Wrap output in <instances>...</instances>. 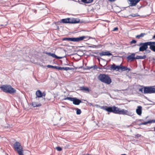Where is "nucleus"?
Instances as JSON below:
<instances>
[{
	"label": "nucleus",
	"mask_w": 155,
	"mask_h": 155,
	"mask_svg": "<svg viewBox=\"0 0 155 155\" xmlns=\"http://www.w3.org/2000/svg\"><path fill=\"white\" fill-rule=\"evenodd\" d=\"M140 46L139 51H143L148 48V46H150V49L152 51L155 52V41H149L145 43H140L139 44L137 45Z\"/></svg>",
	"instance_id": "1"
},
{
	"label": "nucleus",
	"mask_w": 155,
	"mask_h": 155,
	"mask_svg": "<svg viewBox=\"0 0 155 155\" xmlns=\"http://www.w3.org/2000/svg\"><path fill=\"white\" fill-rule=\"evenodd\" d=\"M0 88L2 91L7 93L12 94L16 92V90L10 85H3L0 87Z\"/></svg>",
	"instance_id": "2"
},
{
	"label": "nucleus",
	"mask_w": 155,
	"mask_h": 155,
	"mask_svg": "<svg viewBox=\"0 0 155 155\" xmlns=\"http://www.w3.org/2000/svg\"><path fill=\"white\" fill-rule=\"evenodd\" d=\"M98 79L102 82L107 84H110L111 82L110 78L107 74H101L98 76Z\"/></svg>",
	"instance_id": "3"
},
{
	"label": "nucleus",
	"mask_w": 155,
	"mask_h": 155,
	"mask_svg": "<svg viewBox=\"0 0 155 155\" xmlns=\"http://www.w3.org/2000/svg\"><path fill=\"white\" fill-rule=\"evenodd\" d=\"M13 148L19 155H24L23 148L20 143L15 142L13 145Z\"/></svg>",
	"instance_id": "4"
},
{
	"label": "nucleus",
	"mask_w": 155,
	"mask_h": 155,
	"mask_svg": "<svg viewBox=\"0 0 155 155\" xmlns=\"http://www.w3.org/2000/svg\"><path fill=\"white\" fill-rule=\"evenodd\" d=\"M80 20L78 18H67L61 20V22L64 23L75 24L79 22Z\"/></svg>",
	"instance_id": "5"
},
{
	"label": "nucleus",
	"mask_w": 155,
	"mask_h": 155,
	"mask_svg": "<svg viewBox=\"0 0 155 155\" xmlns=\"http://www.w3.org/2000/svg\"><path fill=\"white\" fill-rule=\"evenodd\" d=\"M154 86L144 87L143 93L144 94H152L155 93V88Z\"/></svg>",
	"instance_id": "6"
},
{
	"label": "nucleus",
	"mask_w": 155,
	"mask_h": 155,
	"mask_svg": "<svg viewBox=\"0 0 155 155\" xmlns=\"http://www.w3.org/2000/svg\"><path fill=\"white\" fill-rule=\"evenodd\" d=\"M89 39L88 37L87 36H82L77 38H71V41L74 42H79L80 41L85 40L86 41Z\"/></svg>",
	"instance_id": "7"
},
{
	"label": "nucleus",
	"mask_w": 155,
	"mask_h": 155,
	"mask_svg": "<svg viewBox=\"0 0 155 155\" xmlns=\"http://www.w3.org/2000/svg\"><path fill=\"white\" fill-rule=\"evenodd\" d=\"M117 109L116 110L115 114L129 115V113L127 110H125L124 109L120 110V109L118 108L117 107Z\"/></svg>",
	"instance_id": "8"
},
{
	"label": "nucleus",
	"mask_w": 155,
	"mask_h": 155,
	"mask_svg": "<svg viewBox=\"0 0 155 155\" xmlns=\"http://www.w3.org/2000/svg\"><path fill=\"white\" fill-rule=\"evenodd\" d=\"M116 109H117V107L115 106H113V107H107L105 110L109 112H113L114 114H116Z\"/></svg>",
	"instance_id": "9"
},
{
	"label": "nucleus",
	"mask_w": 155,
	"mask_h": 155,
	"mask_svg": "<svg viewBox=\"0 0 155 155\" xmlns=\"http://www.w3.org/2000/svg\"><path fill=\"white\" fill-rule=\"evenodd\" d=\"M135 54L133 53L131 54V55L128 56L127 59L128 61H132L135 59Z\"/></svg>",
	"instance_id": "10"
},
{
	"label": "nucleus",
	"mask_w": 155,
	"mask_h": 155,
	"mask_svg": "<svg viewBox=\"0 0 155 155\" xmlns=\"http://www.w3.org/2000/svg\"><path fill=\"white\" fill-rule=\"evenodd\" d=\"M140 0H129L130 2L129 3V6H135Z\"/></svg>",
	"instance_id": "11"
},
{
	"label": "nucleus",
	"mask_w": 155,
	"mask_h": 155,
	"mask_svg": "<svg viewBox=\"0 0 155 155\" xmlns=\"http://www.w3.org/2000/svg\"><path fill=\"white\" fill-rule=\"evenodd\" d=\"M72 101H73L74 104L76 105H78L82 102L81 100L77 99L76 97H73Z\"/></svg>",
	"instance_id": "12"
},
{
	"label": "nucleus",
	"mask_w": 155,
	"mask_h": 155,
	"mask_svg": "<svg viewBox=\"0 0 155 155\" xmlns=\"http://www.w3.org/2000/svg\"><path fill=\"white\" fill-rule=\"evenodd\" d=\"M142 107L141 106H138L137 107L136 109V113L139 115H140L142 114Z\"/></svg>",
	"instance_id": "13"
},
{
	"label": "nucleus",
	"mask_w": 155,
	"mask_h": 155,
	"mask_svg": "<svg viewBox=\"0 0 155 155\" xmlns=\"http://www.w3.org/2000/svg\"><path fill=\"white\" fill-rule=\"evenodd\" d=\"M101 56H110L112 55V54L109 52H103L100 53L99 54Z\"/></svg>",
	"instance_id": "14"
},
{
	"label": "nucleus",
	"mask_w": 155,
	"mask_h": 155,
	"mask_svg": "<svg viewBox=\"0 0 155 155\" xmlns=\"http://www.w3.org/2000/svg\"><path fill=\"white\" fill-rule=\"evenodd\" d=\"M80 90L86 92H89L90 91L88 87H80Z\"/></svg>",
	"instance_id": "15"
},
{
	"label": "nucleus",
	"mask_w": 155,
	"mask_h": 155,
	"mask_svg": "<svg viewBox=\"0 0 155 155\" xmlns=\"http://www.w3.org/2000/svg\"><path fill=\"white\" fill-rule=\"evenodd\" d=\"M36 94L37 97H42V93L40 90H38L36 92Z\"/></svg>",
	"instance_id": "16"
},
{
	"label": "nucleus",
	"mask_w": 155,
	"mask_h": 155,
	"mask_svg": "<svg viewBox=\"0 0 155 155\" xmlns=\"http://www.w3.org/2000/svg\"><path fill=\"white\" fill-rule=\"evenodd\" d=\"M122 71H124L128 70V71H130V69L125 66H121V69Z\"/></svg>",
	"instance_id": "17"
},
{
	"label": "nucleus",
	"mask_w": 155,
	"mask_h": 155,
	"mask_svg": "<svg viewBox=\"0 0 155 155\" xmlns=\"http://www.w3.org/2000/svg\"><path fill=\"white\" fill-rule=\"evenodd\" d=\"M146 58V55H144L143 56L137 55L135 57V59H144Z\"/></svg>",
	"instance_id": "18"
},
{
	"label": "nucleus",
	"mask_w": 155,
	"mask_h": 155,
	"mask_svg": "<svg viewBox=\"0 0 155 155\" xmlns=\"http://www.w3.org/2000/svg\"><path fill=\"white\" fill-rule=\"evenodd\" d=\"M59 69L58 70H64L65 71H68V70H71V69L69 68V67H59Z\"/></svg>",
	"instance_id": "19"
},
{
	"label": "nucleus",
	"mask_w": 155,
	"mask_h": 155,
	"mask_svg": "<svg viewBox=\"0 0 155 155\" xmlns=\"http://www.w3.org/2000/svg\"><path fill=\"white\" fill-rule=\"evenodd\" d=\"M146 34L145 33H142L139 35H137L136 36V38L138 39H140V38L143 37L144 35H146Z\"/></svg>",
	"instance_id": "20"
},
{
	"label": "nucleus",
	"mask_w": 155,
	"mask_h": 155,
	"mask_svg": "<svg viewBox=\"0 0 155 155\" xmlns=\"http://www.w3.org/2000/svg\"><path fill=\"white\" fill-rule=\"evenodd\" d=\"M32 106L34 107H38L41 106V104H38L36 102H33L32 104Z\"/></svg>",
	"instance_id": "21"
},
{
	"label": "nucleus",
	"mask_w": 155,
	"mask_h": 155,
	"mask_svg": "<svg viewBox=\"0 0 155 155\" xmlns=\"http://www.w3.org/2000/svg\"><path fill=\"white\" fill-rule=\"evenodd\" d=\"M47 67L48 68H53L56 69L58 70L59 69V66H53L51 65H48Z\"/></svg>",
	"instance_id": "22"
},
{
	"label": "nucleus",
	"mask_w": 155,
	"mask_h": 155,
	"mask_svg": "<svg viewBox=\"0 0 155 155\" xmlns=\"http://www.w3.org/2000/svg\"><path fill=\"white\" fill-rule=\"evenodd\" d=\"M91 68L97 69V66L96 65L94 66H92L91 67H87V69L88 70H90Z\"/></svg>",
	"instance_id": "23"
},
{
	"label": "nucleus",
	"mask_w": 155,
	"mask_h": 155,
	"mask_svg": "<svg viewBox=\"0 0 155 155\" xmlns=\"http://www.w3.org/2000/svg\"><path fill=\"white\" fill-rule=\"evenodd\" d=\"M44 53L45 54H46L48 55L49 56H51L53 58H54V53H51L50 52H48L47 51H44Z\"/></svg>",
	"instance_id": "24"
},
{
	"label": "nucleus",
	"mask_w": 155,
	"mask_h": 155,
	"mask_svg": "<svg viewBox=\"0 0 155 155\" xmlns=\"http://www.w3.org/2000/svg\"><path fill=\"white\" fill-rule=\"evenodd\" d=\"M117 66L115 64H113L111 65L110 68L111 70H116V67Z\"/></svg>",
	"instance_id": "25"
},
{
	"label": "nucleus",
	"mask_w": 155,
	"mask_h": 155,
	"mask_svg": "<svg viewBox=\"0 0 155 155\" xmlns=\"http://www.w3.org/2000/svg\"><path fill=\"white\" fill-rule=\"evenodd\" d=\"M76 114H77L79 115L81 114V111L80 109L78 108H76Z\"/></svg>",
	"instance_id": "26"
},
{
	"label": "nucleus",
	"mask_w": 155,
	"mask_h": 155,
	"mask_svg": "<svg viewBox=\"0 0 155 155\" xmlns=\"http://www.w3.org/2000/svg\"><path fill=\"white\" fill-rule=\"evenodd\" d=\"M129 16H131L133 17H138L140 15L137 13L136 14H132L129 15Z\"/></svg>",
	"instance_id": "27"
},
{
	"label": "nucleus",
	"mask_w": 155,
	"mask_h": 155,
	"mask_svg": "<svg viewBox=\"0 0 155 155\" xmlns=\"http://www.w3.org/2000/svg\"><path fill=\"white\" fill-rule=\"evenodd\" d=\"M73 98V97H67L66 98H64V100H68L72 101Z\"/></svg>",
	"instance_id": "28"
},
{
	"label": "nucleus",
	"mask_w": 155,
	"mask_h": 155,
	"mask_svg": "<svg viewBox=\"0 0 155 155\" xmlns=\"http://www.w3.org/2000/svg\"><path fill=\"white\" fill-rule=\"evenodd\" d=\"M63 40H66V41H71V38H64Z\"/></svg>",
	"instance_id": "29"
},
{
	"label": "nucleus",
	"mask_w": 155,
	"mask_h": 155,
	"mask_svg": "<svg viewBox=\"0 0 155 155\" xmlns=\"http://www.w3.org/2000/svg\"><path fill=\"white\" fill-rule=\"evenodd\" d=\"M145 52L144 54H148L151 52V51L150 50L147 49L146 50H145Z\"/></svg>",
	"instance_id": "30"
},
{
	"label": "nucleus",
	"mask_w": 155,
	"mask_h": 155,
	"mask_svg": "<svg viewBox=\"0 0 155 155\" xmlns=\"http://www.w3.org/2000/svg\"><path fill=\"white\" fill-rule=\"evenodd\" d=\"M54 58H56L57 59H62V58H63V57L58 56H57L55 54H54Z\"/></svg>",
	"instance_id": "31"
},
{
	"label": "nucleus",
	"mask_w": 155,
	"mask_h": 155,
	"mask_svg": "<svg viewBox=\"0 0 155 155\" xmlns=\"http://www.w3.org/2000/svg\"><path fill=\"white\" fill-rule=\"evenodd\" d=\"M55 149L58 151H61L62 150V148L59 147H56Z\"/></svg>",
	"instance_id": "32"
},
{
	"label": "nucleus",
	"mask_w": 155,
	"mask_h": 155,
	"mask_svg": "<svg viewBox=\"0 0 155 155\" xmlns=\"http://www.w3.org/2000/svg\"><path fill=\"white\" fill-rule=\"evenodd\" d=\"M136 42H137V41L136 40H133L130 41V43L131 44H132L133 43L135 44L136 43Z\"/></svg>",
	"instance_id": "33"
},
{
	"label": "nucleus",
	"mask_w": 155,
	"mask_h": 155,
	"mask_svg": "<svg viewBox=\"0 0 155 155\" xmlns=\"http://www.w3.org/2000/svg\"><path fill=\"white\" fill-rule=\"evenodd\" d=\"M116 70L117 71H119L120 69H121V66H117Z\"/></svg>",
	"instance_id": "34"
},
{
	"label": "nucleus",
	"mask_w": 155,
	"mask_h": 155,
	"mask_svg": "<svg viewBox=\"0 0 155 155\" xmlns=\"http://www.w3.org/2000/svg\"><path fill=\"white\" fill-rule=\"evenodd\" d=\"M150 122L149 121H149H147V122H145L142 123V124H143V125H146L147 124L150 123Z\"/></svg>",
	"instance_id": "35"
},
{
	"label": "nucleus",
	"mask_w": 155,
	"mask_h": 155,
	"mask_svg": "<svg viewBox=\"0 0 155 155\" xmlns=\"http://www.w3.org/2000/svg\"><path fill=\"white\" fill-rule=\"evenodd\" d=\"M135 137L138 138V137H140L141 136V135L138 134H136L135 135Z\"/></svg>",
	"instance_id": "36"
},
{
	"label": "nucleus",
	"mask_w": 155,
	"mask_h": 155,
	"mask_svg": "<svg viewBox=\"0 0 155 155\" xmlns=\"http://www.w3.org/2000/svg\"><path fill=\"white\" fill-rule=\"evenodd\" d=\"M107 106H102L101 107V109H103V110H105V109L107 108Z\"/></svg>",
	"instance_id": "37"
},
{
	"label": "nucleus",
	"mask_w": 155,
	"mask_h": 155,
	"mask_svg": "<svg viewBox=\"0 0 155 155\" xmlns=\"http://www.w3.org/2000/svg\"><path fill=\"white\" fill-rule=\"evenodd\" d=\"M93 0H87V3H90L93 2Z\"/></svg>",
	"instance_id": "38"
},
{
	"label": "nucleus",
	"mask_w": 155,
	"mask_h": 155,
	"mask_svg": "<svg viewBox=\"0 0 155 155\" xmlns=\"http://www.w3.org/2000/svg\"><path fill=\"white\" fill-rule=\"evenodd\" d=\"M81 2L85 3H87V0H81Z\"/></svg>",
	"instance_id": "39"
},
{
	"label": "nucleus",
	"mask_w": 155,
	"mask_h": 155,
	"mask_svg": "<svg viewBox=\"0 0 155 155\" xmlns=\"http://www.w3.org/2000/svg\"><path fill=\"white\" fill-rule=\"evenodd\" d=\"M143 88H140L139 89V91L141 92L142 93H143Z\"/></svg>",
	"instance_id": "40"
},
{
	"label": "nucleus",
	"mask_w": 155,
	"mask_h": 155,
	"mask_svg": "<svg viewBox=\"0 0 155 155\" xmlns=\"http://www.w3.org/2000/svg\"><path fill=\"white\" fill-rule=\"evenodd\" d=\"M149 121L150 122V123H155V120H149Z\"/></svg>",
	"instance_id": "41"
},
{
	"label": "nucleus",
	"mask_w": 155,
	"mask_h": 155,
	"mask_svg": "<svg viewBox=\"0 0 155 155\" xmlns=\"http://www.w3.org/2000/svg\"><path fill=\"white\" fill-rule=\"evenodd\" d=\"M118 30V28L117 27H115L113 29V31H117Z\"/></svg>",
	"instance_id": "42"
},
{
	"label": "nucleus",
	"mask_w": 155,
	"mask_h": 155,
	"mask_svg": "<svg viewBox=\"0 0 155 155\" xmlns=\"http://www.w3.org/2000/svg\"><path fill=\"white\" fill-rule=\"evenodd\" d=\"M42 96L45 97L46 95V93L45 92H43V93H42Z\"/></svg>",
	"instance_id": "43"
},
{
	"label": "nucleus",
	"mask_w": 155,
	"mask_h": 155,
	"mask_svg": "<svg viewBox=\"0 0 155 155\" xmlns=\"http://www.w3.org/2000/svg\"><path fill=\"white\" fill-rule=\"evenodd\" d=\"M108 1L110 2H114L115 0H108Z\"/></svg>",
	"instance_id": "44"
},
{
	"label": "nucleus",
	"mask_w": 155,
	"mask_h": 155,
	"mask_svg": "<svg viewBox=\"0 0 155 155\" xmlns=\"http://www.w3.org/2000/svg\"><path fill=\"white\" fill-rule=\"evenodd\" d=\"M152 38L153 39H155V35L153 36Z\"/></svg>",
	"instance_id": "45"
},
{
	"label": "nucleus",
	"mask_w": 155,
	"mask_h": 155,
	"mask_svg": "<svg viewBox=\"0 0 155 155\" xmlns=\"http://www.w3.org/2000/svg\"><path fill=\"white\" fill-rule=\"evenodd\" d=\"M143 120V119H140L139 120V121H141L142 120Z\"/></svg>",
	"instance_id": "46"
},
{
	"label": "nucleus",
	"mask_w": 155,
	"mask_h": 155,
	"mask_svg": "<svg viewBox=\"0 0 155 155\" xmlns=\"http://www.w3.org/2000/svg\"><path fill=\"white\" fill-rule=\"evenodd\" d=\"M139 125H143V124H142V123H141L140 124H139Z\"/></svg>",
	"instance_id": "47"
},
{
	"label": "nucleus",
	"mask_w": 155,
	"mask_h": 155,
	"mask_svg": "<svg viewBox=\"0 0 155 155\" xmlns=\"http://www.w3.org/2000/svg\"><path fill=\"white\" fill-rule=\"evenodd\" d=\"M103 68H104V69H106V68H105V66H103Z\"/></svg>",
	"instance_id": "48"
},
{
	"label": "nucleus",
	"mask_w": 155,
	"mask_h": 155,
	"mask_svg": "<svg viewBox=\"0 0 155 155\" xmlns=\"http://www.w3.org/2000/svg\"><path fill=\"white\" fill-rule=\"evenodd\" d=\"M142 7V6L140 7L139 8H138V9H139L140 8Z\"/></svg>",
	"instance_id": "49"
},
{
	"label": "nucleus",
	"mask_w": 155,
	"mask_h": 155,
	"mask_svg": "<svg viewBox=\"0 0 155 155\" xmlns=\"http://www.w3.org/2000/svg\"><path fill=\"white\" fill-rule=\"evenodd\" d=\"M121 155H126V154H121Z\"/></svg>",
	"instance_id": "50"
},
{
	"label": "nucleus",
	"mask_w": 155,
	"mask_h": 155,
	"mask_svg": "<svg viewBox=\"0 0 155 155\" xmlns=\"http://www.w3.org/2000/svg\"><path fill=\"white\" fill-rule=\"evenodd\" d=\"M87 155H91V154H87Z\"/></svg>",
	"instance_id": "51"
},
{
	"label": "nucleus",
	"mask_w": 155,
	"mask_h": 155,
	"mask_svg": "<svg viewBox=\"0 0 155 155\" xmlns=\"http://www.w3.org/2000/svg\"><path fill=\"white\" fill-rule=\"evenodd\" d=\"M154 131H155V127L154 128Z\"/></svg>",
	"instance_id": "52"
},
{
	"label": "nucleus",
	"mask_w": 155,
	"mask_h": 155,
	"mask_svg": "<svg viewBox=\"0 0 155 155\" xmlns=\"http://www.w3.org/2000/svg\"><path fill=\"white\" fill-rule=\"evenodd\" d=\"M98 60H99V61H100V60H99V59L98 58Z\"/></svg>",
	"instance_id": "53"
},
{
	"label": "nucleus",
	"mask_w": 155,
	"mask_h": 155,
	"mask_svg": "<svg viewBox=\"0 0 155 155\" xmlns=\"http://www.w3.org/2000/svg\"><path fill=\"white\" fill-rule=\"evenodd\" d=\"M154 87H155V86H154Z\"/></svg>",
	"instance_id": "54"
}]
</instances>
